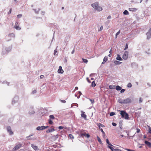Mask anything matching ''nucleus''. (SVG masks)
Masks as SVG:
<instances>
[{
	"label": "nucleus",
	"mask_w": 151,
	"mask_h": 151,
	"mask_svg": "<svg viewBox=\"0 0 151 151\" xmlns=\"http://www.w3.org/2000/svg\"><path fill=\"white\" fill-rule=\"evenodd\" d=\"M116 86L115 85H110L109 86V88L110 89H113L115 88Z\"/></svg>",
	"instance_id": "cd10ccee"
},
{
	"label": "nucleus",
	"mask_w": 151,
	"mask_h": 151,
	"mask_svg": "<svg viewBox=\"0 0 151 151\" xmlns=\"http://www.w3.org/2000/svg\"><path fill=\"white\" fill-rule=\"evenodd\" d=\"M142 101V99L141 98H140L139 99V103H141Z\"/></svg>",
	"instance_id": "8fccbe9b"
},
{
	"label": "nucleus",
	"mask_w": 151,
	"mask_h": 151,
	"mask_svg": "<svg viewBox=\"0 0 151 151\" xmlns=\"http://www.w3.org/2000/svg\"><path fill=\"white\" fill-rule=\"evenodd\" d=\"M120 30H119L118 32L116 33V38L117 37V36L120 33Z\"/></svg>",
	"instance_id": "a18cd8bd"
},
{
	"label": "nucleus",
	"mask_w": 151,
	"mask_h": 151,
	"mask_svg": "<svg viewBox=\"0 0 151 151\" xmlns=\"http://www.w3.org/2000/svg\"><path fill=\"white\" fill-rule=\"evenodd\" d=\"M103 27L102 26H101L100 29H98V31H101L103 29Z\"/></svg>",
	"instance_id": "79ce46f5"
},
{
	"label": "nucleus",
	"mask_w": 151,
	"mask_h": 151,
	"mask_svg": "<svg viewBox=\"0 0 151 151\" xmlns=\"http://www.w3.org/2000/svg\"><path fill=\"white\" fill-rule=\"evenodd\" d=\"M58 72L59 73H63L64 71L62 69L61 66H59V69L58 70Z\"/></svg>",
	"instance_id": "4468645a"
},
{
	"label": "nucleus",
	"mask_w": 151,
	"mask_h": 151,
	"mask_svg": "<svg viewBox=\"0 0 151 151\" xmlns=\"http://www.w3.org/2000/svg\"><path fill=\"white\" fill-rule=\"evenodd\" d=\"M82 93L81 92V91H79L78 92V93H76L75 94V96L76 97H77L78 99H79L80 98V96L81 95Z\"/></svg>",
	"instance_id": "2eb2a0df"
},
{
	"label": "nucleus",
	"mask_w": 151,
	"mask_h": 151,
	"mask_svg": "<svg viewBox=\"0 0 151 151\" xmlns=\"http://www.w3.org/2000/svg\"><path fill=\"white\" fill-rule=\"evenodd\" d=\"M52 136L51 137V138L52 141H55L56 140L58 137V134H56V135H54L51 134Z\"/></svg>",
	"instance_id": "6e6552de"
},
{
	"label": "nucleus",
	"mask_w": 151,
	"mask_h": 151,
	"mask_svg": "<svg viewBox=\"0 0 151 151\" xmlns=\"http://www.w3.org/2000/svg\"><path fill=\"white\" fill-rule=\"evenodd\" d=\"M129 11L133 12H136L137 10V9L135 8H129Z\"/></svg>",
	"instance_id": "6ab92c4d"
},
{
	"label": "nucleus",
	"mask_w": 151,
	"mask_h": 151,
	"mask_svg": "<svg viewBox=\"0 0 151 151\" xmlns=\"http://www.w3.org/2000/svg\"><path fill=\"white\" fill-rule=\"evenodd\" d=\"M44 77V76L43 75H41L40 76V78L41 79L42 78Z\"/></svg>",
	"instance_id": "338daca9"
},
{
	"label": "nucleus",
	"mask_w": 151,
	"mask_h": 151,
	"mask_svg": "<svg viewBox=\"0 0 151 151\" xmlns=\"http://www.w3.org/2000/svg\"><path fill=\"white\" fill-rule=\"evenodd\" d=\"M119 102L121 104H124L123 100L122 99H119L118 100Z\"/></svg>",
	"instance_id": "bb28decb"
},
{
	"label": "nucleus",
	"mask_w": 151,
	"mask_h": 151,
	"mask_svg": "<svg viewBox=\"0 0 151 151\" xmlns=\"http://www.w3.org/2000/svg\"><path fill=\"white\" fill-rule=\"evenodd\" d=\"M100 129V130L102 132L103 134H105V132L103 131L102 129L101 128V129Z\"/></svg>",
	"instance_id": "c03bdc74"
},
{
	"label": "nucleus",
	"mask_w": 151,
	"mask_h": 151,
	"mask_svg": "<svg viewBox=\"0 0 151 151\" xmlns=\"http://www.w3.org/2000/svg\"><path fill=\"white\" fill-rule=\"evenodd\" d=\"M50 119H54L55 118L53 115H51L49 116Z\"/></svg>",
	"instance_id": "72a5a7b5"
},
{
	"label": "nucleus",
	"mask_w": 151,
	"mask_h": 151,
	"mask_svg": "<svg viewBox=\"0 0 151 151\" xmlns=\"http://www.w3.org/2000/svg\"><path fill=\"white\" fill-rule=\"evenodd\" d=\"M60 101L62 103H65L66 102V101L65 100H60Z\"/></svg>",
	"instance_id": "864d4df0"
},
{
	"label": "nucleus",
	"mask_w": 151,
	"mask_h": 151,
	"mask_svg": "<svg viewBox=\"0 0 151 151\" xmlns=\"http://www.w3.org/2000/svg\"><path fill=\"white\" fill-rule=\"evenodd\" d=\"M114 150L115 151H121V150L117 149H114Z\"/></svg>",
	"instance_id": "680f3d73"
},
{
	"label": "nucleus",
	"mask_w": 151,
	"mask_h": 151,
	"mask_svg": "<svg viewBox=\"0 0 151 151\" xmlns=\"http://www.w3.org/2000/svg\"><path fill=\"white\" fill-rule=\"evenodd\" d=\"M124 104H127L131 103L132 101L131 99L127 98L123 100Z\"/></svg>",
	"instance_id": "20e7f679"
},
{
	"label": "nucleus",
	"mask_w": 151,
	"mask_h": 151,
	"mask_svg": "<svg viewBox=\"0 0 151 151\" xmlns=\"http://www.w3.org/2000/svg\"><path fill=\"white\" fill-rule=\"evenodd\" d=\"M32 9L34 11L35 13L36 14H38L40 10V9L39 8H38L37 9Z\"/></svg>",
	"instance_id": "aec40b11"
},
{
	"label": "nucleus",
	"mask_w": 151,
	"mask_h": 151,
	"mask_svg": "<svg viewBox=\"0 0 151 151\" xmlns=\"http://www.w3.org/2000/svg\"><path fill=\"white\" fill-rule=\"evenodd\" d=\"M114 63L116 65H120L122 63V62L117 60H114Z\"/></svg>",
	"instance_id": "5701e85b"
},
{
	"label": "nucleus",
	"mask_w": 151,
	"mask_h": 151,
	"mask_svg": "<svg viewBox=\"0 0 151 151\" xmlns=\"http://www.w3.org/2000/svg\"><path fill=\"white\" fill-rule=\"evenodd\" d=\"M29 114H34L35 112L33 110V106H31L29 108Z\"/></svg>",
	"instance_id": "0eeeda50"
},
{
	"label": "nucleus",
	"mask_w": 151,
	"mask_h": 151,
	"mask_svg": "<svg viewBox=\"0 0 151 151\" xmlns=\"http://www.w3.org/2000/svg\"><path fill=\"white\" fill-rule=\"evenodd\" d=\"M116 59L117 60H118L121 61L122 60V59L120 55L119 54H118L117 55V57L116 58Z\"/></svg>",
	"instance_id": "412c9836"
},
{
	"label": "nucleus",
	"mask_w": 151,
	"mask_h": 151,
	"mask_svg": "<svg viewBox=\"0 0 151 151\" xmlns=\"http://www.w3.org/2000/svg\"><path fill=\"white\" fill-rule=\"evenodd\" d=\"M14 27L17 30H20L21 29V28L19 27V23L18 22H16Z\"/></svg>",
	"instance_id": "9b49d317"
},
{
	"label": "nucleus",
	"mask_w": 151,
	"mask_h": 151,
	"mask_svg": "<svg viewBox=\"0 0 151 151\" xmlns=\"http://www.w3.org/2000/svg\"><path fill=\"white\" fill-rule=\"evenodd\" d=\"M12 49V47H6V50L7 52H9Z\"/></svg>",
	"instance_id": "393cba45"
},
{
	"label": "nucleus",
	"mask_w": 151,
	"mask_h": 151,
	"mask_svg": "<svg viewBox=\"0 0 151 151\" xmlns=\"http://www.w3.org/2000/svg\"><path fill=\"white\" fill-rule=\"evenodd\" d=\"M8 36L10 37H13L14 38L15 37V35L14 33H11L9 34V35Z\"/></svg>",
	"instance_id": "a878e982"
},
{
	"label": "nucleus",
	"mask_w": 151,
	"mask_h": 151,
	"mask_svg": "<svg viewBox=\"0 0 151 151\" xmlns=\"http://www.w3.org/2000/svg\"><path fill=\"white\" fill-rule=\"evenodd\" d=\"M82 60L83 62L85 63H87L88 62V60L87 59L82 58Z\"/></svg>",
	"instance_id": "58836bf2"
},
{
	"label": "nucleus",
	"mask_w": 151,
	"mask_h": 151,
	"mask_svg": "<svg viewBox=\"0 0 151 151\" xmlns=\"http://www.w3.org/2000/svg\"><path fill=\"white\" fill-rule=\"evenodd\" d=\"M142 134H138V136H139V137L141 138V137H142Z\"/></svg>",
	"instance_id": "0e129e2a"
},
{
	"label": "nucleus",
	"mask_w": 151,
	"mask_h": 151,
	"mask_svg": "<svg viewBox=\"0 0 151 151\" xmlns=\"http://www.w3.org/2000/svg\"><path fill=\"white\" fill-rule=\"evenodd\" d=\"M115 114V113L114 112H111L110 113V115L111 116H112L114 115Z\"/></svg>",
	"instance_id": "a19ab883"
},
{
	"label": "nucleus",
	"mask_w": 151,
	"mask_h": 151,
	"mask_svg": "<svg viewBox=\"0 0 151 151\" xmlns=\"http://www.w3.org/2000/svg\"><path fill=\"white\" fill-rule=\"evenodd\" d=\"M31 146L35 150H36L38 149L37 146L34 145L33 144H31Z\"/></svg>",
	"instance_id": "a211bd4d"
},
{
	"label": "nucleus",
	"mask_w": 151,
	"mask_h": 151,
	"mask_svg": "<svg viewBox=\"0 0 151 151\" xmlns=\"http://www.w3.org/2000/svg\"><path fill=\"white\" fill-rule=\"evenodd\" d=\"M68 137L70 139H73L74 138L73 136L71 134H69Z\"/></svg>",
	"instance_id": "4c0bfd02"
},
{
	"label": "nucleus",
	"mask_w": 151,
	"mask_h": 151,
	"mask_svg": "<svg viewBox=\"0 0 151 151\" xmlns=\"http://www.w3.org/2000/svg\"><path fill=\"white\" fill-rule=\"evenodd\" d=\"M145 144L147 145L149 147H151V143L145 140Z\"/></svg>",
	"instance_id": "f3484780"
},
{
	"label": "nucleus",
	"mask_w": 151,
	"mask_h": 151,
	"mask_svg": "<svg viewBox=\"0 0 151 151\" xmlns=\"http://www.w3.org/2000/svg\"><path fill=\"white\" fill-rule=\"evenodd\" d=\"M148 131V132L151 134V129L150 127H149V129Z\"/></svg>",
	"instance_id": "603ef678"
},
{
	"label": "nucleus",
	"mask_w": 151,
	"mask_h": 151,
	"mask_svg": "<svg viewBox=\"0 0 151 151\" xmlns=\"http://www.w3.org/2000/svg\"><path fill=\"white\" fill-rule=\"evenodd\" d=\"M112 124L114 126H115L116 125V124L114 122H112Z\"/></svg>",
	"instance_id": "5fc2aeb1"
},
{
	"label": "nucleus",
	"mask_w": 151,
	"mask_h": 151,
	"mask_svg": "<svg viewBox=\"0 0 151 151\" xmlns=\"http://www.w3.org/2000/svg\"><path fill=\"white\" fill-rule=\"evenodd\" d=\"M22 147V144H19L16 145L13 149V151H16L19 148Z\"/></svg>",
	"instance_id": "1a4fd4ad"
},
{
	"label": "nucleus",
	"mask_w": 151,
	"mask_h": 151,
	"mask_svg": "<svg viewBox=\"0 0 151 151\" xmlns=\"http://www.w3.org/2000/svg\"><path fill=\"white\" fill-rule=\"evenodd\" d=\"M147 39H150L151 37V28L149 29V31L146 33Z\"/></svg>",
	"instance_id": "9d476101"
},
{
	"label": "nucleus",
	"mask_w": 151,
	"mask_h": 151,
	"mask_svg": "<svg viewBox=\"0 0 151 151\" xmlns=\"http://www.w3.org/2000/svg\"><path fill=\"white\" fill-rule=\"evenodd\" d=\"M123 13L124 15H128L129 14V13L128 12L127 10H125L123 12Z\"/></svg>",
	"instance_id": "2f4dec72"
},
{
	"label": "nucleus",
	"mask_w": 151,
	"mask_h": 151,
	"mask_svg": "<svg viewBox=\"0 0 151 151\" xmlns=\"http://www.w3.org/2000/svg\"><path fill=\"white\" fill-rule=\"evenodd\" d=\"M81 115L82 117H83L85 120H87L86 115L85 114L84 112L82 111H81Z\"/></svg>",
	"instance_id": "f8f14e48"
},
{
	"label": "nucleus",
	"mask_w": 151,
	"mask_h": 151,
	"mask_svg": "<svg viewBox=\"0 0 151 151\" xmlns=\"http://www.w3.org/2000/svg\"><path fill=\"white\" fill-rule=\"evenodd\" d=\"M125 150H127L128 151H134V150H130V149H127V148L125 149Z\"/></svg>",
	"instance_id": "bf43d9fd"
},
{
	"label": "nucleus",
	"mask_w": 151,
	"mask_h": 151,
	"mask_svg": "<svg viewBox=\"0 0 151 151\" xmlns=\"http://www.w3.org/2000/svg\"><path fill=\"white\" fill-rule=\"evenodd\" d=\"M86 134L85 132H81L80 133V136L81 137H83V136H85Z\"/></svg>",
	"instance_id": "4be33fe9"
},
{
	"label": "nucleus",
	"mask_w": 151,
	"mask_h": 151,
	"mask_svg": "<svg viewBox=\"0 0 151 151\" xmlns=\"http://www.w3.org/2000/svg\"><path fill=\"white\" fill-rule=\"evenodd\" d=\"M106 143L108 144H109V143H110V142H109V140L108 139H106Z\"/></svg>",
	"instance_id": "4d7b16f0"
},
{
	"label": "nucleus",
	"mask_w": 151,
	"mask_h": 151,
	"mask_svg": "<svg viewBox=\"0 0 151 151\" xmlns=\"http://www.w3.org/2000/svg\"><path fill=\"white\" fill-rule=\"evenodd\" d=\"M88 99L91 102L92 104H93L94 103L95 101L93 99Z\"/></svg>",
	"instance_id": "7c9ffc66"
},
{
	"label": "nucleus",
	"mask_w": 151,
	"mask_h": 151,
	"mask_svg": "<svg viewBox=\"0 0 151 151\" xmlns=\"http://www.w3.org/2000/svg\"><path fill=\"white\" fill-rule=\"evenodd\" d=\"M99 3L98 2H96L91 4L93 8L95 10H96L98 12H100L102 10V8L99 6Z\"/></svg>",
	"instance_id": "f257e3e1"
},
{
	"label": "nucleus",
	"mask_w": 151,
	"mask_h": 151,
	"mask_svg": "<svg viewBox=\"0 0 151 151\" xmlns=\"http://www.w3.org/2000/svg\"><path fill=\"white\" fill-rule=\"evenodd\" d=\"M57 52V49H56L54 50V55H56V53Z\"/></svg>",
	"instance_id": "13d9d810"
},
{
	"label": "nucleus",
	"mask_w": 151,
	"mask_h": 151,
	"mask_svg": "<svg viewBox=\"0 0 151 151\" xmlns=\"http://www.w3.org/2000/svg\"><path fill=\"white\" fill-rule=\"evenodd\" d=\"M11 11H12V9H10V10L8 12V14H10L11 13Z\"/></svg>",
	"instance_id": "69168bd1"
},
{
	"label": "nucleus",
	"mask_w": 151,
	"mask_h": 151,
	"mask_svg": "<svg viewBox=\"0 0 151 151\" xmlns=\"http://www.w3.org/2000/svg\"><path fill=\"white\" fill-rule=\"evenodd\" d=\"M96 84L95 83V81H93L91 83V86L92 87H94L96 86Z\"/></svg>",
	"instance_id": "473e14b6"
},
{
	"label": "nucleus",
	"mask_w": 151,
	"mask_h": 151,
	"mask_svg": "<svg viewBox=\"0 0 151 151\" xmlns=\"http://www.w3.org/2000/svg\"><path fill=\"white\" fill-rule=\"evenodd\" d=\"M97 138L98 140V141L101 144L102 141H101V139L100 138H99V136H97Z\"/></svg>",
	"instance_id": "c756f323"
},
{
	"label": "nucleus",
	"mask_w": 151,
	"mask_h": 151,
	"mask_svg": "<svg viewBox=\"0 0 151 151\" xmlns=\"http://www.w3.org/2000/svg\"><path fill=\"white\" fill-rule=\"evenodd\" d=\"M122 89V88L119 86H116V89L117 91H120Z\"/></svg>",
	"instance_id": "c85d7f7f"
},
{
	"label": "nucleus",
	"mask_w": 151,
	"mask_h": 151,
	"mask_svg": "<svg viewBox=\"0 0 151 151\" xmlns=\"http://www.w3.org/2000/svg\"><path fill=\"white\" fill-rule=\"evenodd\" d=\"M7 130L8 132L10 135H12L13 134V133L12 131L11 128L10 126H8L7 127Z\"/></svg>",
	"instance_id": "ddd939ff"
},
{
	"label": "nucleus",
	"mask_w": 151,
	"mask_h": 151,
	"mask_svg": "<svg viewBox=\"0 0 151 151\" xmlns=\"http://www.w3.org/2000/svg\"><path fill=\"white\" fill-rule=\"evenodd\" d=\"M99 124V125H100V126L102 127H104V125H103V124H101L100 123H99L98 124Z\"/></svg>",
	"instance_id": "e2e57ef3"
},
{
	"label": "nucleus",
	"mask_w": 151,
	"mask_h": 151,
	"mask_svg": "<svg viewBox=\"0 0 151 151\" xmlns=\"http://www.w3.org/2000/svg\"><path fill=\"white\" fill-rule=\"evenodd\" d=\"M127 86L129 88H130L132 86V85L131 83H129L128 84Z\"/></svg>",
	"instance_id": "ea45409f"
},
{
	"label": "nucleus",
	"mask_w": 151,
	"mask_h": 151,
	"mask_svg": "<svg viewBox=\"0 0 151 151\" xmlns=\"http://www.w3.org/2000/svg\"><path fill=\"white\" fill-rule=\"evenodd\" d=\"M107 147L108 148H110L111 150V151H114V149L112 147L109 145L107 146Z\"/></svg>",
	"instance_id": "f704fd0d"
},
{
	"label": "nucleus",
	"mask_w": 151,
	"mask_h": 151,
	"mask_svg": "<svg viewBox=\"0 0 151 151\" xmlns=\"http://www.w3.org/2000/svg\"><path fill=\"white\" fill-rule=\"evenodd\" d=\"M36 92H37V90H33V91H32V94H34V93H36Z\"/></svg>",
	"instance_id": "49530a36"
},
{
	"label": "nucleus",
	"mask_w": 151,
	"mask_h": 151,
	"mask_svg": "<svg viewBox=\"0 0 151 151\" xmlns=\"http://www.w3.org/2000/svg\"><path fill=\"white\" fill-rule=\"evenodd\" d=\"M19 99V97L17 96H15L13 98L12 102V104H14L15 103L17 102Z\"/></svg>",
	"instance_id": "39448f33"
},
{
	"label": "nucleus",
	"mask_w": 151,
	"mask_h": 151,
	"mask_svg": "<svg viewBox=\"0 0 151 151\" xmlns=\"http://www.w3.org/2000/svg\"><path fill=\"white\" fill-rule=\"evenodd\" d=\"M48 122H49V124H52L53 122L50 119H49L48 120Z\"/></svg>",
	"instance_id": "e433bc0d"
},
{
	"label": "nucleus",
	"mask_w": 151,
	"mask_h": 151,
	"mask_svg": "<svg viewBox=\"0 0 151 151\" xmlns=\"http://www.w3.org/2000/svg\"><path fill=\"white\" fill-rule=\"evenodd\" d=\"M85 137H87V138H88L89 137H90V135L89 134H86V135H85Z\"/></svg>",
	"instance_id": "3c124183"
},
{
	"label": "nucleus",
	"mask_w": 151,
	"mask_h": 151,
	"mask_svg": "<svg viewBox=\"0 0 151 151\" xmlns=\"http://www.w3.org/2000/svg\"><path fill=\"white\" fill-rule=\"evenodd\" d=\"M108 60V57L107 56H105L104 58L103 59V61L106 62Z\"/></svg>",
	"instance_id": "c9c22d12"
},
{
	"label": "nucleus",
	"mask_w": 151,
	"mask_h": 151,
	"mask_svg": "<svg viewBox=\"0 0 151 151\" xmlns=\"http://www.w3.org/2000/svg\"><path fill=\"white\" fill-rule=\"evenodd\" d=\"M120 111V114L122 118H124L125 119H129L128 114L126 112L124 111Z\"/></svg>",
	"instance_id": "f03ea898"
},
{
	"label": "nucleus",
	"mask_w": 151,
	"mask_h": 151,
	"mask_svg": "<svg viewBox=\"0 0 151 151\" xmlns=\"http://www.w3.org/2000/svg\"><path fill=\"white\" fill-rule=\"evenodd\" d=\"M119 127L121 129H122V121H120L119 122Z\"/></svg>",
	"instance_id": "b1692460"
},
{
	"label": "nucleus",
	"mask_w": 151,
	"mask_h": 151,
	"mask_svg": "<svg viewBox=\"0 0 151 151\" xmlns=\"http://www.w3.org/2000/svg\"><path fill=\"white\" fill-rule=\"evenodd\" d=\"M36 129L37 130H44V126H38L36 128Z\"/></svg>",
	"instance_id": "dca6fc26"
},
{
	"label": "nucleus",
	"mask_w": 151,
	"mask_h": 151,
	"mask_svg": "<svg viewBox=\"0 0 151 151\" xmlns=\"http://www.w3.org/2000/svg\"><path fill=\"white\" fill-rule=\"evenodd\" d=\"M22 16V15L21 14H20L18 15L17 16V18H19L21 17Z\"/></svg>",
	"instance_id": "37998d69"
},
{
	"label": "nucleus",
	"mask_w": 151,
	"mask_h": 151,
	"mask_svg": "<svg viewBox=\"0 0 151 151\" xmlns=\"http://www.w3.org/2000/svg\"><path fill=\"white\" fill-rule=\"evenodd\" d=\"M128 48V45L127 44H126L125 45V47L124 48V50L127 49Z\"/></svg>",
	"instance_id": "de8ad7c7"
},
{
	"label": "nucleus",
	"mask_w": 151,
	"mask_h": 151,
	"mask_svg": "<svg viewBox=\"0 0 151 151\" xmlns=\"http://www.w3.org/2000/svg\"><path fill=\"white\" fill-rule=\"evenodd\" d=\"M111 18V16L110 15H109L107 17V19H110Z\"/></svg>",
	"instance_id": "774afa93"
},
{
	"label": "nucleus",
	"mask_w": 151,
	"mask_h": 151,
	"mask_svg": "<svg viewBox=\"0 0 151 151\" xmlns=\"http://www.w3.org/2000/svg\"><path fill=\"white\" fill-rule=\"evenodd\" d=\"M63 128V127L62 126H59L58 127V129H61Z\"/></svg>",
	"instance_id": "6e6d98bb"
},
{
	"label": "nucleus",
	"mask_w": 151,
	"mask_h": 151,
	"mask_svg": "<svg viewBox=\"0 0 151 151\" xmlns=\"http://www.w3.org/2000/svg\"><path fill=\"white\" fill-rule=\"evenodd\" d=\"M125 91V89H122L121 90L120 92L121 93H124Z\"/></svg>",
	"instance_id": "09e8293b"
},
{
	"label": "nucleus",
	"mask_w": 151,
	"mask_h": 151,
	"mask_svg": "<svg viewBox=\"0 0 151 151\" xmlns=\"http://www.w3.org/2000/svg\"><path fill=\"white\" fill-rule=\"evenodd\" d=\"M140 131V130L138 128L137 129V132L139 133Z\"/></svg>",
	"instance_id": "052dcab7"
},
{
	"label": "nucleus",
	"mask_w": 151,
	"mask_h": 151,
	"mask_svg": "<svg viewBox=\"0 0 151 151\" xmlns=\"http://www.w3.org/2000/svg\"><path fill=\"white\" fill-rule=\"evenodd\" d=\"M54 127L53 126H52L50 128H49L46 131L47 133H49L50 132H52L55 130V129H54Z\"/></svg>",
	"instance_id": "423d86ee"
},
{
	"label": "nucleus",
	"mask_w": 151,
	"mask_h": 151,
	"mask_svg": "<svg viewBox=\"0 0 151 151\" xmlns=\"http://www.w3.org/2000/svg\"><path fill=\"white\" fill-rule=\"evenodd\" d=\"M128 52L125 51L123 55L122 58L124 60H127L128 58Z\"/></svg>",
	"instance_id": "7ed1b4c3"
}]
</instances>
